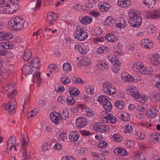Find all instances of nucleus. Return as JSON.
<instances>
[{"label": "nucleus", "mask_w": 160, "mask_h": 160, "mask_svg": "<svg viewBox=\"0 0 160 160\" xmlns=\"http://www.w3.org/2000/svg\"><path fill=\"white\" fill-rule=\"evenodd\" d=\"M24 19L16 17L11 18L8 22V27L11 29L18 31L22 29L25 22Z\"/></svg>", "instance_id": "f257e3e1"}, {"label": "nucleus", "mask_w": 160, "mask_h": 160, "mask_svg": "<svg viewBox=\"0 0 160 160\" xmlns=\"http://www.w3.org/2000/svg\"><path fill=\"white\" fill-rule=\"evenodd\" d=\"M135 88V87L130 86L127 90V93L130 96L133 97L137 102H140L142 103L147 102L148 101L147 97H142L141 96L137 89L136 88V89Z\"/></svg>", "instance_id": "f03ea898"}, {"label": "nucleus", "mask_w": 160, "mask_h": 160, "mask_svg": "<svg viewBox=\"0 0 160 160\" xmlns=\"http://www.w3.org/2000/svg\"><path fill=\"white\" fill-rule=\"evenodd\" d=\"M129 15V18L130 19V22L133 24V26L134 27H138L141 25L142 21V18L141 17L138 15L133 10H130L128 12Z\"/></svg>", "instance_id": "7ed1b4c3"}, {"label": "nucleus", "mask_w": 160, "mask_h": 160, "mask_svg": "<svg viewBox=\"0 0 160 160\" xmlns=\"http://www.w3.org/2000/svg\"><path fill=\"white\" fill-rule=\"evenodd\" d=\"M133 68L134 70H137V72H139L144 75L150 74L152 72V68L148 69L145 68L142 62H138L135 63L133 64Z\"/></svg>", "instance_id": "20e7f679"}, {"label": "nucleus", "mask_w": 160, "mask_h": 160, "mask_svg": "<svg viewBox=\"0 0 160 160\" xmlns=\"http://www.w3.org/2000/svg\"><path fill=\"white\" fill-rule=\"evenodd\" d=\"M88 34L84 30V28L81 26H77L74 32V37L75 38L80 40L83 41L86 39Z\"/></svg>", "instance_id": "39448f33"}, {"label": "nucleus", "mask_w": 160, "mask_h": 160, "mask_svg": "<svg viewBox=\"0 0 160 160\" xmlns=\"http://www.w3.org/2000/svg\"><path fill=\"white\" fill-rule=\"evenodd\" d=\"M17 102L14 99L10 100L7 104H3L2 106L3 110H6L8 111L11 114H14L15 112V110L16 107Z\"/></svg>", "instance_id": "423d86ee"}, {"label": "nucleus", "mask_w": 160, "mask_h": 160, "mask_svg": "<svg viewBox=\"0 0 160 160\" xmlns=\"http://www.w3.org/2000/svg\"><path fill=\"white\" fill-rule=\"evenodd\" d=\"M102 89L106 93L111 95H114L116 92L115 87L108 82L103 83Z\"/></svg>", "instance_id": "0eeeda50"}, {"label": "nucleus", "mask_w": 160, "mask_h": 160, "mask_svg": "<svg viewBox=\"0 0 160 160\" xmlns=\"http://www.w3.org/2000/svg\"><path fill=\"white\" fill-rule=\"evenodd\" d=\"M93 129L98 132H103L108 131L109 127L102 122H97L93 125Z\"/></svg>", "instance_id": "6e6552de"}, {"label": "nucleus", "mask_w": 160, "mask_h": 160, "mask_svg": "<svg viewBox=\"0 0 160 160\" xmlns=\"http://www.w3.org/2000/svg\"><path fill=\"white\" fill-rule=\"evenodd\" d=\"M34 69H37V67L35 66L31 67L30 63L28 62L23 66L22 71L23 73L25 75H29L32 72Z\"/></svg>", "instance_id": "1a4fd4ad"}, {"label": "nucleus", "mask_w": 160, "mask_h": 160, "mask_svg": "<svg viewBox=\"0 0 160 160\" xmlns=\"http://www.w3.org/2000/svg\"><path fill=\"white\" fill-rule=\"evenodd\" d=\"M50 117L51 121L55 124H59L61 122V118L59 116V113L56 112H52L50 114Z\"/></svg>", "instance_id": "9d476101"}, {"label": "nucleus", "mask_w": 160, "mask_h": 160, "mask_svg": "<svg viewBox=\"0 0 160 160\" xmlns=\"http://www.w3.org/2000/svg\"><path fill=\"white\" fill-rule=\"evenodd\" d=\"M76 125L78 128H84L87 125V122L86 119L83 117H79L76 120Z\"/></svg>", "instance_id": "9b49d317"}, {"label": "nucleus", "mask_w": 160, "mask_h": 160, "mask_svg": "<svg viewBox=\"0 0 160 160\" xmlns=\"http://www.w3.org/2000/svg\"><path fill=\"white\" fill-rule=\"evenodd\" d=\"M160 57L157 53L153 54L150 59L151 62L155 66H157L160 64Z\"/></svg>", "instance_id": "f8f14e48"}, {"label": "nucleus", "mask_w": 160, "mask_h": 160, "mask_svg": "<svg viewBox=\"0 0 160 160\" xmlns=\"http://www.w3.org/2000/svg\"><path fill=\"white\" fill-rule=\"evenodd\" d=\"M131 4L130 0H118L117 3L118 6L124 8L129 7Z\"/></svg>", "instance_id": "ddd939ff"}, {"label": "nucleus", "mask_w": 160, "mask_h": 160, "mask_svg": "<svg viewBox=\"0 0 160 160\" xmlns=\"http://www.w3.org/2000/svg\"><path fill=\"white\" fill-rule=\"evenodd\" d=\"M8 5V9L7 12L9 13H12L16 12L19 8V6L16 2L10 3Z\"/></svg>", "instance_id": "4468645a"}, {"label": "nucleus", "mask_w": 160, "mask_h": 160, "mask_svg": "<svg viewBox=\"0 0 160 160\" xmlns=\"http://www.w3.org/2000/svg\"><path fill=\"white\" fill-rule=\"evenodd\" d=\"M112 64L114 66L112 69L113 72H118L120 69L121 63L119 59L116 57H115L114 62Z\"/></svg>", "instance_id": "2eb2a0df"}, {"label": "nucleus", "mask_w": 160, "mask_h": 160, "mask_svg": "<svg viewBox=\"0 0 160 160\" xmlns=\"http://www.w3.org/2000/svg\"><path fill=\"white\" fill-rule=\"evenodd\" d=\"M16 141V138L14 136H11L8 139L7 145L8 149L10 150L15 145Z\"/></svg>", "instance_id": "dca6fc26"}, {"label": "nucleus", "mask_w": 160, "mask_h": 160, "mask_svg": "<svg viewBox=\"0 0 160 160\" xmlns=\"http://www.w3.org/2000/svg\"><path fill=\"white\" fill-rule=\"evenodd\" d=\"M12 37V35L9 32H0V40H9Z\"/></svg>", "instance_id": "f3484780"}, {"label": "nucleus", "mask_w": 160, "mask_h": 160, "mask_svg": "<svg viewBox=\"0 0 160 160\" xmlns=\"http://www.w3.org/2000/svg\"><path fill=\"white\" fill-rule=\"evenodd\" d=\"M79 19L81 22L85 25L90 23L92 20V18L91 17L87 16H80Z\"/></svg>", "instance_id": "a211bd4d"}, {"label": "nucleus", "mask_w": 160, "mask_h": 160, "mask_svg": "<svg viewBox=\"0 0 160 160\" xmlns=\"http://www.w3.org/2000/svg\"><path fill=\"white\" fill-rule=\"evenodd\" d=\"M158 112V109L155 107H152L149 111L146 113V115L148 118L154 117Z\"/></svg>", "instance_id": "6ab92c4d"}, {"label": "nucleus", "mask_w": 160, "mask_h": 160, "mask_svg": "<svg viewBox=\"0 0 160 160\" xmlns=\"http://www.w3.org/2000/svg\"><path fill=\"white\" fill-rule=\"evenodd\" d=\"M99 9L102 12H107L109 11L111 8L110 6L106 2H100L98 4Z\"/></svg>", "instance_id": "aec40b11"}, {"label": "nucleus", "mask_w": 160, "mask_h": 160, "mask_svg": "<svg viewBox=\"0 0 160 160\" xmlns=\"http://www.w3.org/2000/svg\"><path fill=\"white\" fill-rule=\"evenodd\" d=\"M118 116L120 119L125 121L129 120L130 119V115L126 112L118 113Z\"/></svg>", "instance_id": "412c9836"}, {"label": "nucleus", "mask_w": 160, "mask_h": 160, "mask_svg": "<svg viewBox=\"0 0 160 160\" xmlns=\"http://www.w3.org/2000/svg\"><path fill=\"white\" fill-rule=\"evenodd\" d=\"M114 152L118 156H123L127 154V152L125 149L120 148H116L114 149Z\"/></svg>", "instance_id": "4be33fe9"}, {"label": "nucleus", "mask_w": 160, "mask_h": 160, "mask_svg": "<svg viewBox=\"0 0 160 160\" xmlns=\"http://www.w3.org/2000/svg\"><path fill=\"white\" fill-rule=\"evenodd\" d=\"M105 38L106 40L111 42H115L118 40V37L115 36L113 33L106 34Z\"/></svg>", "instance_id": "5701e85b"}, {"label": "nucleus", "mask_w": 160, "mask_h": 160, "mask_svg": "<svg viewBox=\"0 0 160 160\" xmlns=\"http://www.w3.org/2000/svg\"><path fill=\"white\" fill-rule=\"evenodd\" d=\"M141 43L142 46L147 49L150 48L152 46V43L148 39H144L141 41Z\"/></svg>", "instance_id": "b1692460"}, {"label": "nucleus", "mask_w": 160, "mask_h": 160, "mask_svg": "<svg viewBox=\"0 0 160 160\" xmlns=\"http://www.w3.org/2000/svg\"><path fill=\"white\" fill-rule=\"evenodd\" d=\"M122 79L125 81L131 82L135 80V77H133L130 74L127 73L125 75L122 74L121 76Z\"/></svg>", "instance_id": "393cba45"}, {"label": "nucleus", "mask_w": 160, "mask_h": 160, "mask_svg": "<svg viewBox=\"0 0 160 160\" xmlns=\"http://www.w3.org/2000/svg\"><path fill=\"white\" fill-rule=\"evenodd\" d=\"M108 66L105 62H99L97 65V68L99 70L104 71L108 69Z\"/></svg>", "instance_id": "a878e982"}, {"label": "nucleus", "mask_w": 160, "mask_h": 160, "mask_svg": "<svg viewBox=\"0 0 160 160\" xmlns=\"http://www.w3.org/2000/svg\"><path fill=\"white\" fill-rule=\"evenodd\" d=\"M69 92L71 95L74 97H77L80 94V92L78 89L76 88L71 87L68 90Z\"/></svg>", "instance_id": "bb28decb"}, {"label": "nucleus", "mask_w": 160, "mask_h": 160, "mask_svg": "<svg viewBox=\"0 0 160 160\" xmlns=\"http://www.w3.org/2000/svg\"><path fill=\"white\" fill-rule=\"evenodd\" d=\"M116 22L115 19L112 17H108L104 22L106 26H112Z\"/></svg>", "instance_id": "cd10ccee"}, {"label": "nucleus", "mask_w": 160, "mask_h": 160, "mask_svg": "<svg viewBox=\"0 0 160 160\" xmlns=\"http://www.w3.org/2000/svg\"><path fill=\"white\" fill-rule=\"evenodd\" d=\"M79 137V135L76 131L70 133L69 137L70 141L73 142H75L77 141Z\"/></svg>", "instance_id": "c85d7f7f"}, {"label": "nucleus", "mask_w": 160, "mask_h": 160, "mask_svg": "<svg viewBox=\"0 0 160 160\" xmlns=\"http://www.w3.org/2000/svg\"><path fill=\"white\" fill-rule=\"evenodd\" d=\"M148 17L151 19H157L160 17V15L158 13V10H155L148 14Z\"/></svg>", "instance_id": "c756f323"}, {"label": "nucleus", "mask_w": 160, "mask_h": 160, "mask_svg": "<svg viewBox=\"0 0 160 160\" xmlns=\"http://www.w3.org/2000/svg\"><path fill=\"white\" fill-rule=\"evenodd\" d=\"M115 23L117 27L119 28H124L126 25L125 19L122 17L120 18L118 22Z\"/></svg>", "instance_id": "7c9ffc66"}, {"label": "nucleus", "mask_w": 160, "mask_h": 160, "mask_svg": "<svg viewBox=\"0 0 160 160\" xmlns=\"http://www.w3.org/2000/svg\"><path fill=\"white\" fill-rule=\"evenodd\" d=\"M108 97L106 96L101 95L98 97V101L99 103L103 105L108 101Z\"/></svg>", "instance_id": "2f4dec72"}, {"label": "nucleus", "mask_w": 160, "mask_h": 160, "mask_svg": "<svg viewBox=\"0 0 160 160\" xmlns=\"http://www.w3.org/2000/svg\"><path fill=\"white\" fill-rule=\"evenodd\" d=\"M31 56L32 53L30 50L29 49H26L24 52V55L23 58L25 61H27L31 58Z\"/></svg>", "instance_id": "473e14b6"}, {"label": "nucleus", "mask_w": 160, "mask_h": 160, "mask_svg": "<svg viewBox=\"0 0 160 160\" xmlns=\"http://www.w3.org/2000/svg\"><path fill=\"white\" fill-rule=\"evenodd\" d=\"M142 2L148 7H153L155 5L156 1L155 0H142Z\"/></svg>", "instance_id": "72a5a7b5"}, {"label": "nucleus", "mask_w": 160, "mask_h": 160, "mask_svg": "<svg viewBox=\"0 0 160 160\" xmlns=\"http://www.w3.org/2000/svg\"><path fill=\"white\" fill-rule=\"evenodd\" d=\"M108 116L107 118H107L108 120L106 121V122H105L112 123H115L116 121V118L110 113H108Z\"/></svg>", "instance_id": "f704fd0d"}, {"label": "nucleus", "mask_w": 160, "mask_h": 160, "mask_svg": "<svg viewBox=\"0 0 160 160\" xmlns=\"http://www.w3.org/2000/svg\"><path fill=\"white\" fill-rule=\"evenodd\" d=\"M78 51L82 54H85L89 51L88 47H85L84 45H80L78 47Z\"/></svg>", "instance_id": "c9c22d12"}, {"label": "nucleus", "mask_w": 160, "mask_h": 160, "mask_svg": "<svg viewBox=\"0 0 160 160\" xmlns=\"http://www.w3.org/2000/svg\"><path fill=\"white\" fill-rule=\"evenodd\" d=\"M8 9V5L5 4L4 3L0 5V12L3 13H9L7 12Z\"/></svg>", "instance_id": "e433bc0d"}, {"label": "nucleus", "mask_w": 160, "mask_h": 160, "mask_svg": "<svg viewBox=\"0 0 160 160\" xmlns=\"http://www.w3.org/2000/svg\"><path fill=\"white\" fill-rule=\"evenodd\" d=\"M81 63L83 66H88L90 64V59L87 57H84L81 61Z\"/></svg>", "instance_id": "4c0bfd02"}, {"label": "nucleus", "mask_w": 160, "mask_h": 160, "mask_svg": "<svg viewBox=\"0 0 160 160\" xmlns=\"http://www.w3.org/2000/svg\"><path fill=\"white\" fill-rule=\"evenodd\" d=\"M69 115V113L67 109H64L62 111V112L61 114L59 113V116L61 118V119L63 120H65L68 117Z\"/></svg>", "instance_id": "58836bf2"}, {"label": "nucleus", "mask_w": 160, "mask_h": 160, "mask_svg": "<svg viewBox=\"0 0 160 160\" xmlns=\"http://www.w3.org/2000/svg\"><path fill=\"white\" fill-rule=\"evenodd\" d=\"M103 108L106 111L110 112L112 108V105L108 100L103 105Z\"/></svg>", "instance_id": "ea45409f"}, {"label": "nucleus", "mask_w": 160, "mask_h": 160, "mask_svg": "<svg viewBox=\"0 0 160 160\" xmlns=\"http://www.w3.org/2000/svg\"><path fill=\"white\" fill-rule=\"evenodd\" d=\"M149 138L154 142H157L159 140L160 135L158 133H153L150 136Z\"/></svg>", "instance_id": "a19ab883"}, {"label": "nucleus", "mask_w": 160, "mask_h": 160, "mask_svg": "<svg viewBox=\"0 0 160 160\" xmlns=\"http://www.w3.org/2000/svg\"><path fill=\"white\" fill-rule=\"evenodd\" d=\"M62 68L65 72L71 71L72 69L70 64L68 63H65L63 64L62 66Z\"/></svg>", "instance_id": "79ce46f5"}, {"label": "nucleus", "mask_w": 160, "mask_h": 160, "mask_svg": "<svg viewBox=\"0 0 160 160\" xmlns=\"http://www.w3.org/2000/svg\"><path fill=\"white\" fill-rule=\"evenodd\" d=\"M66 101L68 105H73L75 102V101L72 96L68 97L66 99Z\"/></svg>", "instance_id": "37998d69"}, {"label": "nucleus", "mask_w": 160, "mask_h": 160, "mask_svg": "<svg viewBox=\"0 0 160 160\" xmlns=\"http://www.w3.org/2000/svg\"><path fill=\"white\" fill-rule=\"evenodd\" d=\"M133 128V126L127 125L125 127L124 132L125 133H132L134 131Z\"/></svg>", "instance_id": "c03bdc74"}, {"label": "nucleus", "mask_w": 160, "mask_h": 160, "mask_svg": "<svg viewBox=\"0 0 160 160\" xmlns=\"http://www.w3.org/2000/svg\"><path fill=\"white\" fill-rule=\"evenodd\" d=\"M108 111H102L100 112L99 114V118L104 122H106V119H104V117L107 116V115H108V113L107 112Z\"/></svg>", "instance_id": "a18cd8bd"}, {"label": "nucleus", "mask_w": 160, "mask_h": 160, "mask_svg": "<svg viewBox=\"0 0 160 160\" xmlns=\"http://www.w3.org/2000/svg\"><path fill=\"white\" fill-rule=\"evenodd\" d=\"M136 160H147L143 153L137 152L135 154Z\"/></svg>", "instance_id": "49530a36"}, {"label": "nucleus", "mask_w": 160, "mask_h": 160, "mask_svg": "<svg viewBox=\"0 0 160 160\" xmlns=\"http://www.w3.org/2000/svg\"><path fill=\"white\" fill-rule=\"evenodd\" d=\"M13 44L11 42H4V50L12 49L13 47Z\"/></svg>", "instance_id": "de8ad7c7"}, {"label": "nucleus", "mask_w": 160, "mask_h": 160, "mask_svg": "<svg viewBox=\"0 0 160 160\" xmlns=\"http://www.w3.org/2000/svg\"><path fill=\"white\" fill-rule=\"evenodd\" d=\"M112 138L113 140L118 142H120L122 140V137L118 134H114Z\"/></svg>", "instance_id": "09e8293b"}, {"label": "nucleus", "mask_w": 160, "mask_h": 160, "mask_svg": "<svg viewBox=\"0 0 160 160\" xmlns=\"http://www.w3.org/2000/svg\"><path fill=\"white\" fill-rule=\"evenodd\" d=\"M115 105L118 108L121 109L123 107L124 103L122 100H117L115 102Z\"/></svg>", "instance_id": "8fccbe9b"}, {"label": "nucleus", "mask_w": 160, "mask_h": 160, "mask_svg": "<svg viewBox=\"0 0 160 160\" xmlns=\"http://www.w3.org/2000/svg\"><path fill=\"white\" fill-rule=\"evenodd\" d=\"M102 33V30L99 28H97L92 32L93 34L95 36H98Z\"/></svg>", "instance_id": "3c124183"}, {"label": "nucleus", "mask_w": 160, "mask_h": 160, "mask_svg": "<svg viewBox=\"0 0 160 160\" xmlns=\"http://www.w3.org/2000/svg\"><path fill=\"white\" fill-rule=\"evenodd\" d=\"M146 133L143 131H141L140 132H138L137 134V138L140 140H142L145 138V137Z\"/></svg>", "instance_id": "603ef678"}, {"label": "nucleus", "mask_w": 160, "mask_h": 160, "mask_svg": "<svg viewBox=\"0 0 160 160\" xmlns=\"http://www.w3.org/2000/svg\"><path fill=\"white\" fill-rule=\"evenodd\" d=\"M85 91L88 94H92L94 92V87L93 86H87Z\"/></svg>", "instance_id": "864d4df0"}, {"label": "nucleus", "mask_w": 160, "mask_h": 160, "mask_svg": "<svg viewBox=\"0 0 160 160\" xmlns=\"http://www.w3.org/2000/svg\"><path fill=\"white\" fill-rule=\"evenodd\" d=\"M56 18H54L53 17V16L52 14V12H50L48 13L47 15V20L48 21H53L56 20L58 17L56 16Z\"/></svg>", "instance_id": "5fc2aeb1"}, {"label": "nucleus", "mask_w": 160, "mask_h": 160, "mask_svg": "<svg viewBox=\"0 0 160 160\" xmlns=\"http://www.w3.org/2000/svg\"><path fill=\"white\" fill-rule=\"evenodd\" d=\"M61 81L64 84L66 85L70 82V79L68 77H62Z\"/></svg>", "instance_id": "6e6d98bb"}, {"label": "nucleus", "mask_w": 160, "mask_h": 160, "mask_svg": "<svg viewBox=\"0 0 160 160\" xmlns=\"http://www.w3.org/2000/svg\"><path fill=\"white\" fill-rule=\"evenodd\" d=\"M150 97L151 98L154 97L155 99L158 100H160V93H156L153 92L150 95Z\"/></svg>", "instance_id": "4d7b16f0"}, {"label": "nucleus", "mask_w": 160, "mask_h": 160, "mask_svg": "<svg viewBox=\"0 0 160 160\" xmlns=\"http://www.w3.org/2000/svg\"><path fill=\"white\" fill-rule=\"evenodd\" d=\"M73 81L76 83L81 84L82 85L84 84L82 80L79 78H73Z\"/></svg>", "instance_id": "13d9d810"}, {"label": "nucleus", "mask_w": 160, "mask_h": 160, "mask_svg": "<svg viewBox=\"0 0 160 160\" xmlns=\"http://www.w3.org/2000/svg\"><path fill=\"white\" fill-rule=\"evenodd\" d=\"M30 64L31 65H34V64H38V65L37 66V67L39 66L40 64L39 63V60H38V58L37 57H35L33 58L32 59V62Z\"/></svg>", "instance_id": "bf43d9fd"}, {"label": "nucleus", "mask_w": 160, "mask_h": 160, "mask_svg": "<svg viewBox=\"0 0 160 160\" xmlns=\"http://www.w3.org/2000/svg\"><path fill=\"white\" fill-rule=\"evenodd\" d=\"M94 114V112L91 109L89 108L86 109V114L87 116L91 117Z\"/></svg>", "instance_id": "052dcab7"}, {"label": "nucleus", "mask_w": 160, "mask_h": 160, "mask_svg": "<svg viewBox=\"0 0 160 160\" xmlns=\"http://www.w3.org/2000/svg\"><path fill=\"white\" fill-rule=\"evenodd\" d=\"M148 108V106L146 104H143L138 108V111L140 112H143L147 110Z\"/></svg>", "instance_id": "680f3d73"}, {"label": "nucleus", "mask_w": 160, "mask_h": 160, "mask_svg": "<svg viewBox=\"0 0 160 160\" xmlns=\"http://www.w3.org/2000/svg\"><path fill=\"white\" fill-rule=\"evenodd\" d=\"M36 114L37 112L36 111V110L33 109L29 112L28 113V118H31L35 115Z\"/></svg>", "instance_id": "e2e57ef3"}, {"label": "nucleus", "mask_w": 160, "mask_h": 160, "mask_svg": "<svg viewBox=\"0 0 160 160\" xmlns=\"http://www.w3.org/2000/svg\"><path fill=\"white\" fill-rule=\"evenodd\" d=\"M27 139L23 138L22 141V145L23 148H25V147L28 143V136L27 137Z\"/></svg>", "instance_id": "0e129e2a"}, {"label": "nucleus", "mask_w": 160, "mask_h": 160, "mask_svg": "<svg viewBox=\"0 0 160 160\" xmlns=\"http://www.w3.org/2000/svg\"><path fill=\"white\" fill-rule=\"evenodd\" d=\"M60 132L58 138L60 140L64 141L65 138V133L64 132Z\"/></svg>", "instance_id": "69168bd1"}, {"label": "nucleus", "mask_w": 160, "mask_h": 160, "mask_svg": "<svg viewBox=\"0 0 160 160\" xmlns=\"http://www.w3.org/2000/svg\"><path fill=\"white\" fill-rule=\"evenodd\" d=\"M49 68L51 69H52V70H54L55 72H57L58 71V68L56 65H53L52 64L50 65L49 66Z\"/></svg>", "instance_id": "338daca9"}, {"label": "nucleus", "mask_w": 160, "mask_h": 160, "mask_svg": "<svg viewBox=\"0 0 160 160\" xmlns=\"http://www.w3.org/2000/svg\"><path fill=\"white\" fill-rule=\"evenodd\" d=\"M75 159L72 156H66L63 157L62 160H75Z\"/></svg>", "instance_id": "774afa93"}]
</instances>
